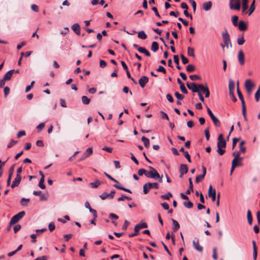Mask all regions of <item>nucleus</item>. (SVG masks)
<instances>
[{
  "mask_svg": "<svg viewBox=\"0 0 260 260\" xmlns=\"http://www.w3.org/2000/svg\"><path fill=\"white\" fill-rule=\"evenodd\" d=\"M159 184L157 182L154 183H146L143 185V192L144 194H147L149 192V190L152 188L158 189Z\"/></svg>",
  "mask_w": 260,
  "mask_h": 260,
  "instance_id": "nucleus-1",
  "label": "nucleus"
},
{
  "mask_svg": "<svg viewBox=\"0 0 260 260\" xmlns=\"http://www.w3.org/2000/svg\"><path fill=\"white\" fill-rule=\"evenodd\" d=\"M25 214V212L24 211H21L17 213V214L13 216L10 221V225L16 223L19 221L22 218L24 217Z\"/></svg>",
  "mask_w": 260,
  "mask_h": 260,
  "instance_id": "nucleus-2",
  "label": "nucleus"
},
{
  "mask_svg": "<svg viewBox=\"0 0 260 260\" xmlns=\"http://www.w3.org/2000/svg\"><path fill=\"white\" fill-rule=\"evenodd\" d=\"M149 168L151 171H147L146 174V176L147 177L155 179H156V178H159V174L155 169L152 167H149Z\"/></svg>",
  "mask_w": 260,
  "mask_h": 260,
  "instance_id": "nucleus-3",
  "label": "nucleus"
},
{
  "mask_svg": "<svg viewBox=\"0 0 260 260\" xmlns=\"http://www.w3.org/2000/svg\"><path fill=\"white\" fill-rule=\"evenodd\" d=\"M222 39L223 40V42L225 45V46L227 48H229V45H230V46H232V43L230 39V35L226 30H225L224 32H223L222 33Z\"/></svg>",
  "mask_w": 260,
  "mask_h": 260,
  "instance_id": "nucleus-4",
  "label": "nucleus"
},
{
  "mask_svg": "<svg viewBox=\"0 0 260 260\" xmlns=\"http://www.w3.org/2000/svg\"><path fill=\"white\" fill-rule=\"evenodd\" d=\"M229 7L231 10H239L241 8L240 0H230Z\"/></svg>",
  "mask_w": 260,
  "mask_h": 260,
  "instance_id": "nucleus-5",
  "label": "nucleus"
},
{
  "mask_svg": "<svg viewBox=\"0 0 260 260\" xmlns=\"http://www.w3.org/2000/svg\"><path fill=\"white\" fill-rule=\"evenodd\" d=\"M226 147V142L221 141L217 142V152L220 155H222L225 151V148Z\"/></svg>",
  "mask_w": 260,
  "mask_h": 260,
  "instance_id": "nucleus-6",
  "label": "nucleus"
},
{
  "mask_svg": "<svg viewBox=\"0 0 260 260\" xmlns=\"http://www.w3.org/2000/svg\"><path fill=\"white\" fill-rule=\"evenodd\" d=\"M207 112L208 114L209 115L210 118H211L215 126L219 127L220 126V122L219 120L217 118H216L214 115L213 114L212 112L210 110L209 108H207Z\"/></svg>",
  "mask_w": 260,
  "mask_h": 260,
  "instance_id": "nucleus-7",
  "label": "nucleus"
},
{
  "mask_svg": "<svg viewBox=\"0 0 260 260\" xmlns=\"http://www.w3.org/2000/svg\"><path fill=\"white\" fill-rule=\"evenodd\" d=\"M245 87L247 92L250 94L252 91L253 88L255 87V84L252 83L251 80L247 79L245 82Z\"/></svg>",
  "mask_w": 260,
  "mask_h": 260,
  "instance_id": "nucleus-8",
  "label": "nucleus"
},
{
  "mask_svg": "<svg viewBox=\"0 0 260 260\" xmlns=\"http://www.w3.org/2000/svg\"><path fill=\"white\" fill-rule=\"evenodd\" d=\"M187 87L191 90L193 92H198L200 90L199 88V84L197 85L196 83L192 82L191 83H187Z\"/></svg>",
  "mask_w": 260,
  "mask_h": 260,
  "instance_id": "nucleus-9",
  "label": "nucleus"
},
{
  "mask_svg": "<svg viewBox=\"0 0 260 260\" xmlns=\"http://www.w3.org/2000/svg\"><path fill=\"white\" fill-rule=\"evenodd\" d=\"M133 47L137 49L139 52L144 53L146 56H150V52L148 50H147L145 48L140 47L138 45L136 44H133Z\"/></svg>",
  "mask_w": 260,
  "mask_h": 260,
  "instance_id": "nucleus-10",
  "label": "nucleus"
},
{
  "mask_svg": "<svg viewBox=\"0 0 260 260\" xmlns=\"http://www.w3.org/2000/svg\"><path fill=\"white\" fill-rule=\"evenodd\" d=\"M208 195L209 198H211L212 202H215L216 200V191L215 189H213L211 185H210L209 187Z\"/></svg>",
  "mask_w": 260,
  "mask_h": 260,
  "instance_id": "nucleus-11",
  "label": "nucleus"
},
{
  "mask_svg": "<svg viewBox=\"0 0 260 260\" xmlns=\"http://www.w3.org/2000/svg\"><path fill=\"white\" fill-rule=\"evenodd\" d=\"M92 148H88L87 149V150L85 151V152L83 153V155L81 156V157L79 159V161H82L84 159H85L86 158L89 157L90 155H91L92 154Z\"/></svg>",
  "mask_w": 260,
  "mask_h": 260,
  "instance_id": "nucleus-12",
  "label": "nucleus"
},
{
  "mask_svg": "<svg viewBox=\"0 0 260 260\" xmlns=\"http://www.w3.org/2000/svg\"><path fill=\"white\" fill-rule=\"evenodd\" d=\"M148 78L147 76H143L139 79V83L141 87L144 88L148 82Z\"/></svg>",
  "mask_w": 260,
  "mask_h": 260,
  "instance_id": "nucleus-13",
  "label": "nucleus"
},
{
  "mask_svg": "<svg viewBox=\"0 0 260 260\" xmlns=\"http://www.w3.org/2000/svg\"><path fill=\"white\" fill-rule=\"evenodd\" d=\"M197 241H193V245L194 248L199 252H202L203 250V248L202 246H201L199 244V240L197 238H195Z\"/></svg>",
  "mask_w": 260,
  "mask_h": 260,
  "instance_id": "nucleus-14",
  "label": "nucleus"
},
{
  "mask_svg": "<svg viewBox=\"0 0 260 260\" xmlns=\"http://www.w3.org/2000/svg\"><path fill=\"white\" fill-rule=\"evenodd\" d=\"M237 26H238V28L240 31H244L248 28L247 23L242 20L239 21Z\"/></svg>",
  "mask_w": 260,
  "mask_h": 260,
  "instance_id": "nucleus-15",
  "label": "nucleus"
},
{
  "mask_svg": "<svg viewBox=\"0 0 260 260\" xmlns=\"http://www.w3.org/2000/svg\"><path fill=\"white\" fill-rule=\"evenodd\" d=\"M199 88H200L201 91H202L204 92H205L206 98L209 97L210 91H209V89L207 84H206L205 86H204L202 84H199Z\"/></svg>",
  "mask_w": 260,
  "mask_h": 260,
  "instance_id": "nucleus-16",
  "label": "nucleus"
},
{
  "mask_svg": "<svg viewBox=\"0 0 260 260\" xmlns=\"http://www.w3.org/2000/svg\"><path fill=\"white\" fill-rule=\"evenodd\" d=\"M148 226L146 222H143L136 224L134 228L135 232H139L141 229L147 228Z\"/></svg>",
  "mask_w": 260,
  "mask_h": 260,
  "instance_id": "nucleus-17",
  "label": "nucleus"
},
{
  "mask_svg": "<svg viewBox=\"0 0 260 260\" xmlns=\"http://www.w3.org/2000/svg\"><path fill=\"white\" fill-rule=\"evenodd\" d=\"M243 160V158H234L232 160V165L233 166V168H236L238 166H241L242 165L241 163V161Z\"/></svg>",
  "mask_w": 260,
  "mask_h": 260,
  "instance_id": "nucleus-18",
  "label": "nucleus"
},
{
  "mask_svg": "<svg viewBox=\"0 0 260 260\" xmlns=\"http://www.w3.org/2000/svg\"><path fill=\"white\" fill-rule=\"evenodd\" d=\"M21 181V176H17L14 179V181L11 184V187L14 188L16 186H18Z\"/></svg>",
  "mask_w": 260,
  "mask_h": 260,
  "instance_id": "nucleus-19",
  "label": "nucleus"
},
{
  "mask_svg": "<svg viewBox=\"0 0 260 260\" xmlns=\"http://www.w3.org/2000/svg\"><path fill=\"white\" fill-rule=\"evenodd\" d=\"M238 60H239V63L241 65H243L245 62L244 54L242 50H240L239 51L238 54Z\"/></svg>",
  "mask_w": 260,
  "mask_h": 260,
  "instance_id": "nucleus-20",
  "label": "nucleus"
},
{
  "mask_svg": "<svg viewBox=\"0 0 260 260\" xmlns=\"http://www.w3.org/2000/svg\"><path fill=\"white\" fill-rule=\"evenodd\" d=\"M237 93H238L239 98L240 99V100H241V103H242V107L246 106L243 96L242 94V92H241V91L240 90V89L239 88V82L238 81L237 82Z\"/></svg>",
  "mask_w": 260,
  "mask_h": 260,
  "instance_id": "nucleus-21",
  "label": "nucleus"
},
{
  "mask_svg": "<svg viewBox=\"0 0 260 260\" xmlns=\"http://www.w3.org/2000/svg\"><path fill=\"white\" fill-rule=\"evenodd\" d=\"M72 29L77 35H80L81 27L78 23H75L72 26Z\"/></svg>",
  "mask_w": 260,
  "mask_h": 260,
  "instance_id": "nucleus-22",
  "label": "nucleus"
},
{
  "mask_svg": "<svg viewBox=\"0 0 260 260\" xmlns=\"http://www.w3.org/2000/svg\"><path fill=\"white\" fill-rule=\"evenodd\" d=\"M212 4L211 2H207L203 4V9L206 11H208L211 9Z\"/></svg>",
  "mask_w": 260,
  "mask_h": 260,
  "instance_id": "nucleus-23",
  "label": "nucleus"
},
{
  "mask_svg": "<svg viewBox=\"0 0 260 260\" xmlns=\"http://www.w3.org/2000/svg\"><path fill=\"white\" fill-rule=\"evenodd\" d=\"M172 220L173 224V231L174 232H176L179 229L180 225L178 221H176V220L172 219Z\"/></svg>",
  "mask_w": 260,
  "mask_h": 260,
  "instance_id": "nucleus-24",
  "label": "nucleus"
},
{
  "mask_svg": "<svg viewBox=\"0 0 260 260\" xmlns=\"http://www.w3.org/2000/svg\"><path fill=\"white\" fill-rule=\"evenodd\" d=\"M252 245H253V260H256L257 256V248L256 246V242L255 241H252Z\"/></svg>",
  "mask_w": 260,
  "mask_h": 260,
  "instance_id": "nucleus-25",
  "label": "nucleus"
},
{
  "mask_svg": "<svg viewBox=\"0 0 260 260\" xmlns=\"http://www.w3.org/2000/svg\"><path fill=\"white\" fill-rule=\"evenodd\" d=\"M179 171L180 172H182L186 174L188 171L187 165L185 164L181 165Z\"/></svg>",
  "mask_w": 260,
  "mask_h": 260,
  "instance_id": "nucleus-26",
  "label": "nucleus"
},
{
  "mask_svg": "<svg viewBox=\"0 0 260 260\" xmlns=\"http://www.w3.org/2000/svg\"><path fill=\"white\" fill-rule=\"evenodd\" d=\"M245 42V40L244 39L243 35L238 36L237 42L239 45H242L244 44Z\"/></svg>",
  "mask_w": 260,
  "mask_h": 260,
  "instance_id": "nucleus-27",
  "label": "nucleus"
},
{
  "mask_svg": "<svg viewBox=\"0 0 260 260\" xmlns=\"http://www.w3.org/2000/svg\"><path fill=\"white\" fill-rule=\"evenodd\" d=\"M187 54L189 56L195 57L194 50L193 48L188 47L187 48Z\"/></svg>",
  "mask_w": 260,
  "mask_h": 260,
  "instance_id": "nucleus-28",
  "label": "nucleus"
},
{
  "mask_svg": "<svg viewBox=\"0 0 260 260\" xmlns=\"http://www.w3.org/2000/svg\"><path fill=\"white\" fill-rule=\"evenodd\" d=\"M12 75H13V72L12 71L10 70L7 73H6V74L4 75L3 78H4V80L9 81L11 79Z\"/></svg>",
  "mask_w": 260,
  "mask_h": 260,
  "instance_id": "nucleus-29",
  "label": "nucleus"
},
{
  "mask_svg": "<svg viewBox=\"0 0 260 260\" xmlns=\"http://www.w3.org/2000/svg\"><path fill=\"white\" fill-rule=\"evenodd\" d=\"M229 92L234 91L235 83H234V82L232 80H230V81H229Z\"/></svg>",
  "mask_w": 260,
  "mask_h": 260,
  "instance_id": "nucleus-30",
  "label": "nucleus"
},
{
  "mask_svg": "<svg viewBox=\"0 0 260 260\" xmlns=\"http://www.w3.org/2000/svg\"><path fill=\"white\" fill-rule=\"evenodd\" d=\"M141 140L143 142L144 145L145 147L148 148V147H149L150 142L148 138L144 136H143L141 138Z\"/></svg>",
  "mask_w": 260,
  "mask_h": 260,
  "instance_id": "nucleus-31",
  "label": "nucleus"
},
{
  "mask_svg": "<svg viewBox=\"0 0 260 260\" xmlns=\"http://www.w3.org/2000/svg\"><path fill=\"white\" fill-rule=\"evenodd\" d=\"M138 37L139 38L145 40L147 38V36L143 30H141L138 32Z\"/></svg>",
  "mask_w": 260,
  "mask_h": 260,
  "instance_id": "nucleus-32",
  "label": "nucleus"
},
{
  "mask_svg": "<svg viewBox=\"0 0 260 260\" xmlns=\"http://www.w3.org/2000/svg\"><path fill=\"white\" fill-rule=\"evenodd\" d=\"M159 48L158 44L156 42H153L151 45V50L156 52Z\"/></svg>",
  "mask_w": 260,
  "mask_h": 260,
  "instance_id": "nucleus-33",
  "label": "nucleus"
},
{
  "mask_svg": "<svg viewBox=\"0 0 260 260\" xmlns=\"http://www.w3.org/2000/svg\"><path fill=\"white\" fill-rule=\"evenodd\" d=\"M255 0H253V2H252L251 5H250V8L249 9V11H248V15H250L253 12V11H254L255 10Z\"/></svg>",
  "mask_w": 260,
  "mask_h": 260,
  "instance_id": "nucleus-34",
  "label": "nucleus"
},
{
  "mask_svg": "<svg viewBox=\"0 0 260 260\" xmlns=\"http://www.w3.org/2000/svg\"><path fill=\"white\" fill-rule=\"evenodd\" d=\"M82 102L84 105H88L89 104L90 102V99H89L87 96L83 95L81 98Z\"/></svg>",
  "mask_w": 260,
  "mask_h": 260,
  "instance_id": "nucleus-35",
  "label": "nucleus"
},
{
  "mask_svg": "<svg viewBox=\"0 0 260 260\" xmlns=\"http://www.w3.org/2000/svg\"><path fill=\"white\" fill-rule=\"evenodd\" d=\"M101 184V182L100 181H99V180H96V181H95L94 182L90 183L89 184V185L92 188H97Z\"/></svg>",
  "mask_w": 260,
  "mask_h": 260,
  "instance_id": "nucleus-36",
  "label": "nucleus"
},
{
  "mask_svg": "<svg viewBox=\"0 0 260 260\" xmlns=\"http://www.w3.org/2000/svg\"><path fill=\"white\" fill-rule=\"evenodd\" d=\"M247 219H248V222L249 224H251L252 223V214L250 210L247 211Z\"/></svg>",
  "mask_w": 260,
  "mask_h": 260,
  "instance_id": "nucleus-37",
  "label": "nucleus"
},
{
  "mask_svg": "<svg viewBox=\"0 0 260 260\" xmlns=\"http://www.w3.org/2000/svg\"><path fill=\"white\" fill-rule=\"evenodd\" d=\"M238 19H239L238 16L237 15H234L232 17V23L235 26H237L238 24Z\"/></svg>",
  "mask_w": 260,
  "mask_h": 260,
  "instance_id": "nucleus-38",
  "label": "nucleus"
},
{
  "mask_svg": "<svg viewBox=\"0 0 260 260\" xmlns=\"http://www.w3.org/2000/svg\"><path fill=\"white\" fill-rule=\"evenodd\" d=\"M44 178L43 177H41L40 182L39 183V186L42 188V189H45V185L44 184Z\"/></svg>",
  "mask_w": 260,
  "mask_h": 260,
  "instance_id": "nucleus-39",
  "label": "nucleus"
},
{
  "mask_svg": "<svg viewBox=\"0 0 260 260\" xmlns=\"http://www.w3.org/2000/svg\"><path fill=\"white\" fill-rule=\"evenodd\" d=\"M183 205L187 208H191L193 206V203L190 201L184 202Z\"/></svg>",
  "mask_w": 260,
  "mask_h": 260,
  "instance_id": "nucleus-40",
  "label": "nucleus"
},
{
  "mask_svg": "<svg viewBox=\"0 0 260 260\" xmlns=\"http://www.w3.org/2000/svg\"><path fill=\"white\" fill-rule=\"evenodd\" d=\"M242 13H248V12L247 11L248 5V4H242Z\"/></svg>",
  "mask_w": 260,
  "mask_h": 260,
  "instance_id": "nucleus-41",
  "label": "nucleus"
},
{
  "mask_svg": "<svg viewBox=\"0 0 260 260\" xmlns=\"http://www.w3.org/2000/svg\"><path fill=\"white\" fill-rule=\"evenodd\" d=\"M260 98V85L258 86L257 90L255 94V99L256 102L259 101Z\"/></svg>",
  "mask_w": 260,
  "mask_h": 260,
  "instance_id": "nucleus-42",
  "label": "nucleus"
},
{
  "mask_svg": "<svg viewBox=\"0 0 260 260\" xmlns=\"http://www.w3.org/2000/svg\"><path fill=\"white\" fill-rule=\"evenodd\" d=\"M194 70H195V67L192 64H188L186 67V70L187 71V72H188L189 73L193 72L194 71Z\"/></svg>",
  "mask_w": 260,
  "mask_h": 260,
  "instance_id": "nucleus-43",
  "label": "nucleus"
},
{
  "mask_svg": "<svg viewBox=\"0 0 260 260\" xmlns=\"http://www.w3.org/2000/svg\"><path fill=\"white\" fill-rule=\"evenodd\" d=\"M172 197L171 192H168L167 194H163L161 196V198L163 199L169 200L170 198Z\"/></svg>",
  "mask_w": 260,
  "mask_h": 260,
  "instance_id": "nucleus-44",
  "label": "nucleus"
},
{
  "mask_svg": "<svg viewBox=\"0 0 260 260\" xmlns=\"http://www.w3.org/2000/svg\"><path fill=\"white\" fill-rule=\"evenodd\" d=\"M242 115L244 117V119L245 121H247V118L246 114V106L242 107Z\"/></svg>",
  "mask_w": 260,
  "mask_h": 260,
  "instance_id": "nucleus-45",
  "label": "nucleus"
},
{
  "mask_svg": "<svg viewBox=\"0 0 260 260\" xmlns=\"http://www.w3.org/2000/svg\"><path fill=\"white\" fill-rule=\"evenodd\" d=\"M204 177H205L203 175H202V174L197 176L196 178V182L197 183H199L200 182L202 181L204 179Z\"/></svg>",
  "mask_w": 260,
  "mask_h": 260,
  "instance_id": "nucleus-46",
  "label": "nucleus"
},
{
  "mask_svg": "<svg viewBox=\"0 0 260 260\" xmlns=\"http://www.w3.org/2000/svg\"><path fill=\"white\" fill-rule=\"evenodd\" d=\"M55 224L53 222H51L48 225V229L50 232H53L55 229Z\"/></svg>",
  "mask_w": 260,
  "mask_h": 260,
  "instance_id": "nucleus-47",
  "label": "nucleus"
},
{
  "mask_svg": "<svg viewBox=\"0 0 260 260\" xmlns=\"http://www.w3.org/2000/svg\"><path fill=\"white\" fill-rule=\"evenodd\" d=\"M180 57L183 64H185L188 62V59L185 56H184L183 54H180Z\"/></svg>",
  "mask_w": 260,
  "mask_h": 260,
  "instance_id": "nucleus-48",
  "label": "nucleus"
},
{
  "mask_svg": "<svg viewBox=\"0 0 260 260\" xmlns=\"http://www.w3.org/2000/svg\"><path fill=\"white\" fill-rule=\"evenodd\" d=\"M104 174L108 178H109V179H110L111 180L116 182V183H119V182L116 180V179H115L114 178H113L111 175H110L109 174H107L106 172H104Z\"/></svg>",
  "mask_w": 260,
  "mask_h": 260,
  "instance_id": "nucleus-49",
  "label": "nucleus"
},
{
  "mask_svg": "<svg viewBox=\"0 0 260 260\" xmlns=\"http://www.w3.org/2000/svg\"><path fill=\"white\" fill-rule=\"evenodd\" d=\"M175 96L178 100H182L184 99V96L180 94L178 92H175Z\"/></svg>",
  "mask_w": 260,
  "mask_h": 260,
  "instance_id": "nucleus-50",
  "label": "nucleus"
},
{
  "mask_svg": "<svg viewBox=\"0 0 260 260\" xmlns=\"http://www.w3.org/2000/svg\"><path fill=\"white\" fill-rule=\"evenodd\" d=\"M29 199L22 198L21 200L20 203L22 206H26L27 203L28 202H29Z\"/></svg>",
  "mask_w": 260,
  "mask_h": 260,
  "instance_id": "nucleus-51",
  "label": "nucleus"
},
{
  "mask_svg": "<svg viewBox=\"0 0 260 260\" xmlns=\"http://www.w3.org/2000/svg\"><path fill=\"white\" fill-rule=\"evenodd\" d=\"M29 199L22 198L21 200L20 203L22 206H26L27 203L28 202H29Z\"/></svg>",
  "mask_w": 260,
  "mask_h": 260,
  "instance_id": "nucleus-52",
  "label": "nucleus"
},
{
  "mask_svg": "<svg viewBox=\"0 0 260 260\" xmlns=\"http://www.w3.org/2000/svg\"><path fill=\"white\" fill-rule=\"evenodd\" d=\"M15 165H12L9 170V176L12 177L14 171Z\"/></svg>",
  "mask_w": 260,
  "mask_h": 260,
  "instance_id": "nucleus-53",
  "label": "nucleus"
},
{
  "mask_svg": "<svg viewBox=\"0 0 260 260\" xmlns=\"http://www.w3.org/2000/svg\"><path fill=\"white\" fill-rule=\"evenodd\" d=\"M189 2L190 3L192 8H193V13H195L196 11V3L194 0H189Z\"/></svg>",
  "mask_w": 260,
  "mask_h": 260,
  "instance_id": "nucleus-54",
  "label": "nucleus"
},
{
  "mask_svg": "<svg viewBox=\"0 0 260 260\" xmlns=\"http://www.w3.org/2000/svg\"><path fill=\"white\" fill-rule=\"evenodd\" d=\"M146 172L147 171L144 169H140L138 170V174L140 176H142L143 174L146 176Z\"/></svg>",
  "mask_w": 260,
  "mask_h": 260,
  "instance_id": "nucleus-55",
  "label": "nucleus"
},
{
  "mask_svg": "<svg viewBox=\"0 0 260 260\" xmlns=\"http://www.w3.org/2000/svg\"><path fill=\"white\" fill-rule=\"evenodd\" d=\"M180 89L181 91L185 94L187 93L188 91L186 89V87H185V85L184 84H181V86H180Z\"/></svg>",
  "mask_w": 260,
  "mask_h": 260,
  "instance_id": "nucleus-56",
  "label": "nucleus"
},
{
  "mask_svg": "<svg viewBox=\"0 0 260 260\" xmlns=\"http://www.w3.org/2000/svg\"><path fill=\"white\" fill-rule=\"evenodd\" d=\"M189 78L191 80H200L201 77L197 75H192L189 76Z\"/></svg>",
  "mask_w": 260,
  "mask_h": 260,
  "instance_id": "nucleus-57",
  "label": "nucleus"
},
{
  "mask_svg": "<svg viewBox=\"0 0 260 260\" xmlns=\"http://www.w3.org/2000/svg\"><path fill=\"white\" fill-rule=\"evenodd\" d=\"M100 197L101 199L103 200L109 197V193L106 192H103L101 195L100 196Z\"/></svg>",
  "mask_w": 260,
  "mask_h": 260,
  "instance_id": "nucleus-58",
  "label": "nucleus"
},
{
  "mask_svg": "<svg viewBox=\"0 0 260 260\" xmlns=\"http://www.w3.org/2000/svg\"><path fill=\"white\" fill-rule=\"evenodd\" d=\"M233 156H234V158H242L240 156L241 153L239 151H234L232 153Z\"/></svg>",
  "mask_w": 260,
  "mask_h": 260,
  "instance_id": "nucleus-59",
  "label": "nucleus"
},
{
  "mask_svg": "<svg viewBox=\"0 0 260 260\" xmlns=\"http://www.w3.org/2000/svg\"><path fill=\"white\" fill-rule=\"evenodd\" d=\"M129 222L126 220L124 221V222L122 225V229L123 230H126L129 224Z\"/></svg>",
  "mask_w": 260,
  "mask_h": 260,
  "instance_id": "nucleus-60",
  "label": "nucleus"
},
{
  "mask_svg": "<svg viewBox=\"0 0 260 260\" xmlns=\"http://www.w3.org/2000/svg\"><path fill=\"white\" fill-rule=\"evenodd\" d=\"M240 138H234L233 139L232 148L234 149L236 146L237 143L239 141Z\"/></svg>",
  "mask_w": 260,
  "mask_h": 260,
  "instance_id": "nucleus-61",
  "label": "nucleus"
},
{
  "mask_svg": "<svg viewBox=\"0 0 260 260\" xmlns=\"http://www.w3.org/2000/svg\"><path fill=\"white\" fill-rule=\"evenodd\" d=\"M89 212L92 213V214L93 216V217L97 218L98 215H97V212L95 210L93 209L92 208H90L89 210Z\"/></svg>",
  "mask_w": 260,
  "mask_h": 260,
  "instance_id": "nucleus-62",
  "label": "nucleus"
},
{
  "mask_svg": "<svg viewBox=\"0 0 260 260\" xmlns=\"http://www.w3.org/2000/svg\"><path fill=\"white\" fill-rule=\"evenodd\" d=\"M157 72H162L164 74H166V69L162 66H159L158 67V69H157Z\"/></svg>",
  "mask_w": 260,
  "mask_h": 260,
  "instance_id": "nucleus-63",
  "label": "nucleus"
},
{
  "mask_svg": "<svg viewBox=\"0 0 260 260\" xmlns=\"http://www.w3.org/2000/svg\"><path fill=\"white\" fill-rule=\"evenodd\" d=\"M73 237V235L72 234H69L67 235H64L63 237L66 241H68L70 239Z\"/></svg>",
  "mask_w": 260,
  "mask_h": 260,
  "instance_id": "nucleus-64",
  "label": "nucleus"
}]
</instances>
